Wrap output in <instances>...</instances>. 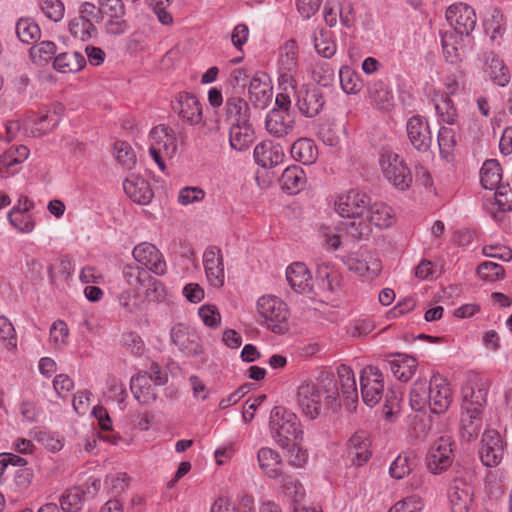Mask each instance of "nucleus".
Instances as JSON below:
<instances>
[{
    "instance_id": "e2e57ef3",
    "label": "nucleus",
    "mask_w": 512,
    "mask_h": 512,
    "mask_svg": "<svg viewBox=\"0 0 512 512\" xmlns=\"http://www.w3.org/2000/svg\"><path fill=\"white\" fill-rule=\"evenodd\" d=\"M198 314L203 323L210 328H217L221 323V315L215 305L206 304L201 306Z\"/></svg>"
},
{
    "instance_id": "de8ad7c7",
    "label": "nucleus",
    "mask_w": 512,
    "mask_h": 512,
    "mask_svg": "<svg viewBox=\"0 0 512 512\" xmlns=\"http://www.w3.org/2000/svg\"><path fill=\"white\" fill-rule=\"evenodd\" d=\"M56 51L57 47L54 42L41 41L30 48L29 54L35 64L43 65L55 58Z\"/></svg>"
},
{
    "instance_id": "0e129e2a",
    "label": "nucleus",
    "mask_w": 512,
    "mask_h": 512,
    "mask_svg": "<svg viewBox=\"0 0 512 512\" xmlns=\"http://www.w3.org/2000/svg\"><path fill=\"white\" fill-rule=\"evenodd\" d=\"M41 10L47 18L58 22L64 16L65 7L61 0H43Z\"/></svg>"
},
{
    "instance_id": "f704fd0d",
    "label": "nucleus",
    "mask_w": 512,
    "mask_h": 512,
    "mask_svg": "<svg viewBox=\"0 0 512 512\" xmlns=\"http://www.w3.org/2000/svg\"><path fill=\"white\" fill-rule=\"evenodd\" d=\"M150 141L164 150V155L167 157L175 154L179 144L176 130H151Z\"/></svg>"
},
{
    "instance_id": "338daca9",
    "label": "nucleus",
    "mask_w": 512,
    "mask_h": 512,
    "mask_svg": "<svg viewBox=\"0 0 512 512\" xmlns=\"http://www.w3.org/2000/svg\"><path fill=\"white\" fill-rule=\"evenodd\" d=\"M437 140L441 155L449 157L457 141L455 130H438Z\"/></svg>"
},
{
    "instance_id": "72a5a7b5",
    "label": "nucleus",
    "mask_w": 512,
    "mask_h": 512,
    "mask_svg": "<svg viewBox=\"0 0 512 512\" xmlns=\"http://www.w3.org/2000/svg\"><path fill=\"white\" fill-rule=\"evenodd\" d=\"M502 179V168L497 160L490 159L486 160L480 170V181L485 189L496 191L500 185Z\"/></svg>"
},
{
    "instance_id": "f8f14e48",
    "label": "nucleus",
    "mask_w": 512,
    "mask_h": 512,
    "mask_svg": "<svg viewBox=\"0 0 512 512\" xmlns=\"http://www.w3.org/2000/svg\"><path fill=\"white\" fill-rule=\"evenodd\" d=\"M429 407L435 414L444 413L452 403V390L447 379L433 374L429 384Z\"/></svg>"
},
{
    "instance_id": "a878e982",
    "label": "nucleus",
    "mask_w": 512,
    "mask_h": 512,
    "mask_svg": "<svg viewBox=\"0 0 512 512\" xmlns=\"http://www.w3.org/2000/svg\"><path fill=\"white\" fill-rule=\"evenodd\" d=\"M483 426L482 412L475 409H463L460 418L459 434L462 441L475 440Z\"/></svg>"
},
{
    "instance_id": "69168bd1",
    "label": "nucleus",
    "mask_w": 512,
    "mask_h": 512,
    "mask_svg": "<svg viewBox=\"0 0 512 512\" xmlns=\"http://www.w3.org/2000/svg\"><path fill=\"white\" fill-rule=\"evenodd\" d=\"M119 305L126 313L133 314L140 310L139 295L131 290H124L118 296Z\"/></svg>"
},
{
    "instance_id": "473e14b6",
    "label": "nucleus",
    "mask_w": 512,
    "mask_h": 512,
    "mask_svg": "<svg viewBox=\"0 0 512 512\" xmlns=\"http://www.w3.org/2000/svg\"><path fill=\"white\" fill-rule=\"evenodd\" d=\"M86 65L84 56L79 52H64L54 58L53 67L60 73H77Z\"/></svg>"
},
{
    "instance_id": "1a4fd4ad",
    "label": "nucleus",
    "mask_w": 512,
    "mask_h": 512,
    "mask_svg": "<svg viewBox=\"0 0 512 512\" xmlns=\"http://www.w3.org/2000/svg\"><path fill=\"white\" fill-rule=\"evenodd\" d=\"M454 442L450 436H441L430 447L426 457L427 468L433 474H439L450 467L453 461Z\"/></svg>"
},
{
    "instance_id": "603ef678",
    "label": "nucleus",
    "mask_w": 512,
    "mask_h": 512,
    "mask_svg": "<svg viewBox=\"0 0 512 512\" xmlns=\"http://www.w3.org/2000/svg\"><path fill=\"white\" fill-rule=\"evenodd\" d=\"M477 274L483 281L495 282L504 278L505 270L504 267L498 263L485 261L478 266Z\"/></svg>"
},
{
    "instance_id": "39448f33",
    "label": "nucleus",
    "mask_w": 512,
    "mask_h": 512,
    "mask_svg": "<svg viewBox=\"0 0 512 512\" xmlns=\"http://www.w3.org/2000/svg\"><path fill=\"white\" fill-rule=\"evenodd\" d=\"M379 166L384 178L400 191L407 190L412 184V173L404 159L391 150H382L379 154Z\"/></svg>"
},
{
    "instance_id": "49530a36",
    "label": "nucleus",
    "mask_w": 512,
    "mask_h": 512,
    "mask_svg": "<svg viewBox=\"0 0 512 512\" xmlns=\"http://www.w3.org/2000/svg\"><path fill=\"white\" fill-rule=\"evenodd\" d=\"M410 405L415 411L423 410L427 405L429 406V387L426 381L416 380L410 391Z\"/></svg>"
},
{
    "instance_id": "9b49d317",
    "label": "nucleus",
    "mask_w": 512,
    "mask_h": 512,
    "mask_svg": "<svg viewBox=\"0 0 512 512\" xmlns=\"http://www.w3.org/2000/svg\"><path fill=\"white\" fill-rule=\"evenodd\" d=\"M205 277L210 286L222 288L225 284L224 257L220 248L209 246L203 253Z\"/></svg>"
},
{
    "instance_id": "a18cd8bd",
    "label": "nucleus",
    "mask_w": 512,
    "mask_h": 512,
    "mask_svg": "<svg viewBox=\"0 0 512 512\" xmlns=\"http://www.w3.org/2000/svg\"><path fill=\"white\" fill-rule=\"evenodd\" d=\"M284 493L290 497L293 504H300L305 497V488L300 480L293 475H283L278 479Z\"/></svg>"
},
{
    "instance_id": "4468645a",
    "label": "nucleus",
    "mask_w": 512,
    "mask_h": 512,
    "mask_svg": "<svg viewBox=\"0 0 512 512\" xmlns=\"http://www.w3.org/2000/svg\"><path fill=\"white\" fill-rule=\"evenodd\" d=\"M248 97L255 107L266 108L273 97V85L270 76L262 71L251 78Z\"/></svg>"
},
{
    "instance_id": "7ed1b4c3",
    "label": "nucleus",
    "mask_w": 512,
    "mask_h": 512,
    "mask_svg": "<svg viewBox=\"0 0 512 512\" xmlns=\"http://www.w3.org/2000/svg\"><path fill=\"white\" fill-rule=\"evenodd\" d=\"M259 323L275 334H285L290 327L288 305L275 295H263L256 303Z\"/></svg>"
},
{
    "instance_id": "6e6552de",
    "label": "nucleus",
    "mask_w": 512,
    "mask_h": 512,
    "mask_svg": "<svg viewBox=\"0 0 512 512\" xmlns=\"http://www.w3.org/2000/svg\"><path fill=\"white\" fill-rule=\"evenodd\" d=\"M446 20L458 35L468 36L475 28L477 17L474 9L466 3L457 2L446 10Z\"/></svg>"
},
{
    "instance_id": "f03ea898",
    "label": "nucleus",
    "mask_w": 512,
    "mask_h": 512,
    "mask_svg": "<svg viewBox=\"0 0 512 512\" xmlns=\"http://www.w3.org/2000/svg\"><path fill=\"white\" fill-rule=\"evenodd\" d=\"M370 196L357 189H350L340 193L334 202L336 213L342 218H350L352 221L346 224L348 235L357 240L368 237L371 228L364 219L370 207Z\"/></svg>"
},
{
    "instance_id": "680f3d73",
    "label": "nucleus",
    "mask_w": 512,
    "mask_h": 512,
    "mask_svg": "<svg viewBox=\"0 0 512 512\" xmlns=\"http://www.w3.org/2000/svg\"><path fill=\"white\" fill-rule=\"evenodd\" d=\"M411 144L418 151H427L432 143L430 130H407Z\"/></svg>"
},
{
    "instance_id": "58836bf2",
    "label": "nucleus",
    "mask_w": 512,
    "mask_h": 512,
    "mask_svg": "<svg viewBox=\"0 0 512 512\" xmlns=\"http://www.w3.org/2000/svg\"><path fill=\"white\" fill-rule=\"evenodd\" d=\"M463 36L454 32H445L442 35V48L446 60L450 63H457L462 58Z\"/></svg>"
},
{
    "instance_id": "c85d7f7f",
    "label": "nucleus",
    "mask_w": 512,
    "mask_h": 512,
    "mask_svg": "<svg viewBox=\"0 0 512 512\" xmlns=\"http://www.w3.org/2000/svg\"><path fill=\"white\" fill-rule=\"evenodd\" d=\"M171 339L178 349L187 356H195L201 352L197 336L189 333L182 325L172 329Z\"/></svg>"
},
{
    "instance_id": "5701e85b",
    "label": "nucleus",
    "mask_w": 512,
    "mask_h": 512,
    "mask_svg": "<svg viewBox=\"0 0 512 512\" xmlns=\"http://www.w3.org/2000/svg\"><path fill=\"white\" fill-rule=\"evenodd\" d=\"M255 162L263 168H273L283 162V148L271 141H263L256 145L253 153Z\"/></svg>"
},
{
    "instance_id": "13d9d810",
    "label": "nucleus",
    "mask_w": 512,
    "mask_h": 512,
    "mask_svg": "<svg viewBox=\"0 0 512 512\" xmlns=\"http://www.w3.org/2000/svg\"><path fill=\"white\" fill-rule=\"evenodd\" d=\"M206 192L198 186H186L180 189L178 193V203L182 206H188L194 203L202 202Z\"/></svg>"
},
{
    "instance_id": "6ab92c4d",
    "label": "nucleus",
    "mask_w": 512,
    "mask_h": 512,
    "mask_svg": "<svg viewBox=\"0 0 512 512\" xmlns=\"http://www.w3.org/2000/svg\"><path fill=\"white\" fill-rule=\"evenodd\" d=\"M371 442L365 431L355 432L346 444L348 458L355 466H362L371 457Z\"/></svg>"
},
{
    "instance_id": "79ce46f5",
    "label": "nucleus",
    "mask_w": 512,
    "mask_h": 512,
    "mask_svg": "<svg viewBox=\"0 0 512 512\" xmlns=\"http://www.w3.org/2000/svg\"><path fill=\"white\" fill-rule=\"evenodd\" d=\"M85 496V491L79 486L67 489L59 499L61 509L64 512H77L81 510L85 502Z\"/></svg>"
},
{
    "instance_id": "774afa93",
    "label": "nucleus",
    "mask_w": 512,
    "mask_h": 512,
    "mask_svg": "<svg viewBox=\"0 0 512 512\" xmlns=\"http://www.w3.org/2000/svg\"><path fill=\"white\" fill-rule=\"evenodd\" d=\"M423 508V502L419 496H409L398 501L389 512H420Z\"/></svg>"
},
{
    "instance_id": "cd10ccee",
    "label": "nucleus",
    "mask_w": 512,
    "mask_h": 512,
    "mask_svg": "<svg viewBox=\"0 0 512 512\" xmlns=\"http://www.w3.org/2000/svg\"><path fill=\"white\" fill-rule=\"evenodd\" d=\"M387 363L393 375L404 382L412 378L418 367L416 358L406 354H396Z\"/></svg>"
},
{
    "instance_id": "dca6fc26",
    "label": "nucleus",
    "mask_w": 512,
    "mask_h": 512,
    "mask_svg": "<svg viewBox=\"0 0 512 512\" xmlns=\"http://www.w3.org/2000/svg\"><path fill=\"white\" fill-rule=\"evenodd\" d=\"M452 512H467L473 498L471 485L462 478H455L447 491Z\"/></svg>"
},
{
    "instance_id": "f3484780",
    "label": "nucleus",
    "mask_w": 512,
    "mask_h": 512,
    "mask_svg": "<svg viewBox=\"0 0 512 512\" xmlns=\"http://www.w3.org/2000/svg\"><path fill=\"white\" fill-rule=\"evenodd\" d=\"M260 471L269 479L277 480L284 473V462L281 455L270 447H261L256 454Z\"/></svg>"
},
{
    "instance_id": "37998d69",
    "label": "nucleus",
    "mask_w": 512,
    "mask_h": 512,
    "mask_svg": "<svg viewBox=\"0 0 512 512\" xmlns=\"http://www.w3.org/2000/svg\"><path fill=\"white\" fill-rule=\"evenodd\" d=\"M113 156L123 169L132 170L137 164L136 153L126 141L117 140L114 142Z\"/></svg>"
},
{
    "instance_id": "20e7f679",
    "label": "nucleus",
    "mask_w": 512,
    "mask_h": 512,
    "mask_svg": "<svg viewBox=\"0 0 512 512\" xmlns=\"http://www.w3.org/2000/svg\"><path fill=\"white\" fill-rule=\"evenodd\" d=\"M269 427L271 437L282 448H289L293 442L303 439L298 416L285 407L276 406L272 409Z\"/></svg>"
},
{
    "instance_id": "4be33fe9",
    "label": "nucleus",
    "mask_w": 512,
    "mask_h": 512,
    "mask_svg": "<svg viewBox=\"0 0 512 512\" xmlns=\"http://www.w3.org/2000/svg\"><path fill=\"white\" fill-rule=\"evenodd\" d=\"M226 117L232 128L250 126V108L246 100L233 96L226 101Z\"/></svg>"
},
{
    "instance_id": "a19ab883",
    "label": "nucleus",
    "mask_w": 512,
    "mask_h": 512,
    "mask_svg": "<svg viewBox=\"0 0 512 512\" xmlns=\"http://www.w3.org/2000/svg\"><path fill=\"white\" fill-rule=\"evenodd\" d=\"M435 102L439 123L442 125H454L458 115L449 95L442 93L436 97Z\"/></svg>"
},
{
    "instance_id": "412c9836",
    "label": "nucleus",
    "mask_w": 512,
    "mask_h": 512,
    "mask_svg": "<svg viewBox=\"0 0 512 512\" xmlns=\"http://www.w3.org/2000/svg\"><path fill=\"white\" fill-rule=\"evenodd\" d=\"M157 386L146 371L138 372L130 381L131 392L141 404H151L157 399Z\"/></svg>"
},
{
    "instance_id": "bf43d9fd",
    "label": "nucleus",
    "mask_w": 512,
    "mask_h": 512,
    "mask_svg": "<svg viewBox=\"0 0 512 512\" xmlns=\"http://www.w3.org/2000/svg\"><path fill=\"white\" fill-rule=\"evenodd\" d=\"M317 278L321 281L323 289L336 291L340 287V276L338 272L331 270L327 265L319 266Z\"/></svg>"
},
{
    "instance_id": "aec40b11",
    "label": "nucleus",
    "mask_w": 512,
    "mask_h": 512,
    "mask_svg": "<svg viewBox=\"0 0 512 512\" xmlns=\"http://www.w3.org/2000/svg\"><path fill=\"white\" fill-rule=\"evenodd\" d=\"M334 381L339 389V398L342 397L348 406L354 405L358 401V391L353 370L345 364L340 365Z\"/></svg>"
},
{
    "instance_id": "4d7b16f0",
    "label": "nucleus",
    "mask_w": 512,
    "mask_h": 512,
    "mask_svg": "<svg viewBox=\"0 0 512 512\" xmlns=\"http://www.w3.org/2000/svg\"><path fill=\"white\" fill-rule=\"evenodd\" d=\"M69 329L62 320L55 321L50 328V342L56 349H63L68 344Z\"/></svg>"
},
{
    "instance_id": "4c0bfd02",
    "label": "nucleus",
    "mask_w": 512,
    "mask_h": 512,
    "mask_svg": "<svg viewBox=\"0 0 512 512\" xmlns=\"http://www.w3.org/2000/svg\"><path fill=\"white\" fill-rule=\"evenodd\" d=\"M372 103L380 110L388 111L393 106V93L384 81H375L369 88Z\"/></svg>"
},
{
    "instance_id": "6e6d98bb",
    "label": "nucleus",
    "mask_w": 512,
    "mask_h": 512,
    "mask_svg": "<svg viewBox=\"0 0 512 512\" xmlns=\"http://www.w3.org/2000/svg\"><path fill=\"white\" fill-rule=\"evenodd\" d=\"M342 90L347 94H356L361 90L362 84L358 75L348 67H343L339 72Z\"/></svg>"
},
{
    "instance_id": "423d86ee",
    "label": "nucleus",
    "mask_w": 512,
    "mask_h": 512,
    "mask_svg": "<svg viewBox=\"0 0 512 512\" xmlns=\"http://www.w3.org/2000/svg\"><path fill=\"white\" fill-rule=\"evenodd\" d=\"M360 389L363 402L374 407L382 399L384 392V378L376 366H366L360 374Z\"/></svg>"
},
{
    "instance_id": "2f4dec72",
    "label": "nucleus",
    "mask_w": 512,
    "mask_h": 512,
    "mask_svg": "<svg viewBox=\"0 0 512 512\" xmlns=\"http://www.w3.org/2000/svg\"><path fill=\"white\" fill-rule=\"evenodd\" d=\"M297 105L303 115L314 117L324 105L322 93L316 88L306 90L299 95Z\"/></svg>"
},
{
    "instance_id": "f257e3e1",
    "label": "nucleus",
    "mask_w": 512,
    "mask_h": 512,
    "mask_svg": "<svg viewBox=\"0 0 512 512\" xmlns=\"http://www.w3.org/2000/svg\"><path fill=\"white\" fill-rule=\"evenodd\" d=\"M339 399V389L336 387L332 374H323L318 383L302 381L296 389V402L304 416L314 420L322 412L323 406H332Z\"/></svg>"
},
{
    "instance_id": "393cba45",
    "label": "nucleus",
    "mask_w": 512,
    "mask_h": 512,
    "mask_svg": "<svg viewBox=\"0 0 512 512\" xmlns=\"http://www.w3.org/2000/svg\"><path fill=\"white\" fill-rule=\"evenodd\" d=\"M286 278L290 287L300 294L312 291V276L307 266L301 262H295L287 267Z\"/></svg>"
},
{
    "instance_id": "7c9ffc66",
    "label": "nucleus",
    "mask_w": 512,
    "mask_h": 512,
    "mask_svg": "<svg viewBox=\"0 0 512 512\" xmlns=\"http://www.w3.org/2000/svg\"><path fill=\"white\" fill-rule=\"evenodd\" d=\"M299 46L294 39H289L279 48L277 70L298 71Z\"/></svg>"
},
{
    "instance_id": "09e8293b",
    "label": "nucleus",
    "mask_w": 512,
    "mask_h": 512,
    "mask_svg": "<svg viewBox=\"0 0 512 512\" xmlns=\"http://www.w3.org/2000/svg\"><path fill=\"white\" fill-rule=\"evenodd\" d=\"M69 31L75 38L85 41L96 34V27L91 19L75 17L69 23Z\"/></svg>"
},
{
    "instance_id": "2eb2a0df",
    "label": "nucleus",
    "mask_w": 512,
    "mask_h": 512,
    "mask_svg": "<svg viewBox=\"0 0 512 512\" xmlns=\"http://www.w3.org/2000/svg\"><path fill=\"white\" fill-rule=\"evenodd\" d=\"M173 109L188 125H198L202 119L201 103L198 98L191 93H179L173 103Z\"/></svg>"
},
{
    "instance_id": "c03bdc74",
    "label": "nucleus",
    "mask_w": 512,
    "mask_h": 512,
    "mask_svg": "<svg viewBox=\"0 0 512 512\" xmlns=\"http://www.w3.org/2000/svg\"><path fill=\"white\" fill-rule=\"evenodd\" d=\"M488 66L487 73L490 79L499 86H505L510 81V73L503 60L495 55H490L486 59Z\"/></svg>"
},
{
    "instance_id": "bb28decb",
    "label": "nucleus",
    "mask_w": 512,
    "mask_h": 512,
    "mask_svg": "<svg viewBox=\"0 0 512 512\" xmlns=\"http://www.w3.org/2000/svg\"><path fill=\"white\" fill-rule=\"evenodd\" d=\"M364 219L378 228H388L395 222V213L393 209L384 202H370L368 212L365 214Z\"/></svg>"
},
{
    "instance_id": "b1692460",
    "label": "nucleus",
    "mask_w": 512,
    "mask_h": 512,
    "mask_svg": "<svg viewBox=\"0 0 512 512\" xmlns=\"http://www.w3.org/2000/svg\"><path fill=\"white\" fill-rule=\"evenodd\" d=\"M488 389L482 381H469L462 388L463 409H475L483 412L487 401Z\"/></svg>"
},
{
    "instance_id": "a211bd4d",
    "label": "nucleus",
    "mask_w": 512,
    "mask_h": 512,
    "mask_svg": "<svg viewBox=\"0 0 512 512\" xmlns=\"http://www.w3.org/2000/svg\"><path fill=\"white\" fill-rule=\"evenodd\" d=\"M123 189L133 202L140 205L149 204L154 197L149 181L138 174L129 175L123 182Z\"/></svg>"
},
{
    "instance_id": "0eeeda50",
    "label": "nucleus",
    "mask_w": 512,
    "mask_h": 512,
    "mask_svg": "<svg viewBox=\"0 0 512 512\" xmlns=\"http://www.w3.org/2000/svg\"><path fill=\"white\" fill-rule=\"evenodd\" d=\"M343 263L350 271L368 280L376 278L382 270L380 259L366 250L348 254L343 258Z\"/></svg>"
},
{
    "instance_id": "ddd939ff",
    "label": "nucleus",
    "mask_w": 512,
    "mask_h": 512,
    "mask_svg": "<svg viewBox=\"0 0 512 512\" xmlns=\"http://www.w3.org/2000/svg\"><path fill=\"white\" fill-rule=\"evenodd\" d=\"M132 255L140 265L156 275H164L167 271L162 253L151 243L143 242L138 244L134 247Z\"/></svg>"
},
{
    "instance_id": "9d476101",
    "label": "nucleus",
    "mask_w": 512,
    "mask_h": 512,
    "mask_svg": "<svg viewBox=\"0 0 512 512\" xmlns=\"http://www.w3.org/2000/svg\"><path fill=\"white\" fill-rule=\"evenodd\" d=\"M505 443L500 433L494 429H486L481 439L480 459L486 467L498 466L504 455Z\"/></svg>"
},
{
    "instance_id": "8fccbe9b",
    "label": "nucleus",
    "mask_w": 512,
    "mask_h": 512,
    "mask_svg": "<svg viewBox=\"0 0 512 512\" xmlns=\"http://www.w3.org/2000/svg\"><path fill=\"white\" fill-rule=\"evenodd\" d=\"M0 341L11 352L17 350V334L12 322L6 317L0 316Z\"/></svg>"
},
{
    "instance_id": "ea45409f",
    "label": "nucleus",
    "mask_w": 512,
    "mask_h": 512,
    "mask_svg": "<svg viewBox=\"0 0 512 512\" xmlns=\"http://www.w3.org/2000/svg\"><path fill=\"white\" fill-rule=\"evenodd\" d=\"M313 44L316 52L324 58H331L337 50L333 32L324 28L314 33Z\"/></svg>"
},
{
    "instance_id": "5fc2aeb1",
    "label": "nucleus",
    "mask_w": 512,
    "mask_h": 512,
    "mask_svg": "<svg viewBox=\"0 0 512 512\" xmlns=\"http://www.w3.org/2000/svg\"><path fill=\"white\" fill-rule=\"evenodd\" d=\"M254 130H230V146L237 151L248 149L255 141Z\"/></svg>"
},
{
    "instance_id": "864d4df0",
    "label": "nucleus",
    "mask_w": 512,
    "mask_h": 512,
    "mask_svg": "<svg viewBox=\"0 0 512 512\" xmlns=\"http://www.w3.org/2000/svg\"><path fill=\"white\" fill-rule=\"evenodd\" d=\"M8 221L21 233H30L35 228L33 217L28 213L19 212L17 210H11L8 213Z\"/></svg>"
},
{
    "instance_id": "c756f323",
    "label": "nucleus",
    "mask_w": 512,
    "mask_h": 512,
    "mask_svg": "<svg viewBox=\"0 0 512 512\" xmlns=\"http://www.w3.org/2000/svg\"><path fill=\"white\" fill-rule=\"evenodd\" d=\"M279 182L284 191L294 195L304 188L306 184V175L301 167L291 165L283 171Z\"/></svg>"
},
{
    "instance_id": "c9c22d12",
    "label": "nucleus",
    "mask_w": 512,
    "mask_h": 512,
    "mask_svg": "<svg viewBox=\"0 0 512 512\" xmlns=\"http://www.w3.org/2000/svg\"><path fill=\"white\" fill-rule=\"evenodd\" d=\"M417 465V458L414 452L405 451L400 453L391 463L389 473L395 479H402L409 475Z\"/></svg>"
},
{
    "instance_id": "e433bc0d",
    "label": "nucleus",
    "mask_w": 512,
    "mask_h": 512,
    "mask_svg": "<svg viewBox=\"0 0 512 512\" xmlns=\"http://www.w3.org/2000/svg\"><path fill=\"white\" fill-rule=\"evenodd\" d=\"M317 147L314 142L308 138H300L295 141L291 147V155L296 160L305 165L314 163L317 159Z\"/></svg>"
},
{
    "instance_id": "052dcab7",
    "label": "nucleus",
    "mask_w": 512,
    "mask_h": 512,
    "mask_svg": "<svg viewBox=\"0 0 512 512\" xmlns=\"http://www.w3.org/2000/svg\"><path fill=\"white\" fill-rule=\"evenodd\" d=\"M266 128H291L292 119L288 111L284 109H272L266 116Z\"/></svg>"
},
{
    "instance_id": "3c124183",
    "label": "nucleus",
    "mask_w": 512,
    "mask_h": 512,
    "mask_svg": "<svg viewBox=\"0 0 512 512\" xmlns=\"http://www.w3.org/2000/svg\"><path fill=\"white\" fill-rule=\"evenodd\" d=\"M16 34L23 43H31L40 38L39 26L30 19H20L16 23Z\"/></svg>"
}]
</instances>
